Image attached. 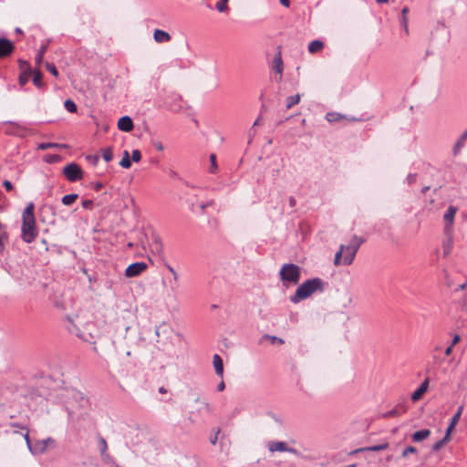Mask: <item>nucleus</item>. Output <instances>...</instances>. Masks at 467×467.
I'll return each instance as SVG.
<instances>
[{
	"label": "nucleus",
	"mask_w": 467,
	"mask_h": 467,
	"mask_svg": "<svg viewBox=\"0 0 467 467\" xmlns=\"http://www.w3.org/2000/svg\"><path fill=\"white\" fill-rule=\"evenodd\" d=\"M102 157L105 161H110L113 159V153L110 148L104 149L102 150Z\"/></svg>",
	"instance_id": "nucleus-39"
},
{
	"label": "nucleus",
	"mask_w": 467,
	"mask_h": 467,
	"mask_svg": "<svg viewBox=\"0 0 467 467\" xmlns=\"http://www.w3.org/2000/svg\"><path fill=\"white\" fill-rule=\"evenodd\" d=\"M195 401L196 402H200L207 411H210V405H209V403H207V402H205L203 400H201V399L199 397H197L195 399Z\"/></svg>",
	"instance_id": "nucleus-50"
},
{
	"label": "nucleus",
	"mask_w": 467,
	"mask_h": 467,
	"mask_svg": "<svg viewBox=\"0 0 467 467\" xmlns=\"http://www.w3.org/2000/svg\"><path fill=\"white\" fill-rule=\"evenodd\" d=\"M78 198V195L77 193H71V194L65 195L62 198L61 202L64 205L69 206L72 203H74Z\"/></svg>",
	"instance_id": "nucleus-27"
},
{
	"label": "nucleus",
	"mask_w": 467,
	"mask_h": 467,
	"mask_svg": "<svg viewBox=\"0 0 467 467\" xmlns=\"http://www.w3.org/2000/svg\"><path fill=\"white\" fill-rule=\"evenodd\" d=\"M154 146H155V148H156L158 150H160V151H162V150H163V149H164V148H163L162 143H161V142H160V141L155 142V143H154Z\"/></svg>",
	"instance_id": "nucleus-57"
},
{
	"label": "nucleus",
	"mask_w": 467,
	"mask_h": 467,
	"mask_svg": "<svg viewBox=\"0 0 467 467\" xmlns=\"http://www.w3.org/2000/svg\"><path fill=\"white\" fill-rule=\"evenodd\" d=\"M467 142V130L462 132L452 147V154L457 156L461 150L465 147Z\"/></svg>",
	"instance_id": "nucleus-12"
},
{
	"label": "nucleus",
	"mask_w": 467,
	"mask_h": 467,
	"mask_svg": "<svg viewBox=\"0 0 467 467\" xmlns=\"http://www.w3.org/2000/svg\"><path fill=\"white\" fill-rule=\"evenodd\" d=\"M19 68L21 69L22 72L24 71H32L31 70V67L29 65L28 62L25 61V60H22V59H19Z\"/></svg>",
	"instance_id": "nucleus-42"
},
{
	"label": "nucleus",
	"mask_w": 467,
	"mask_h": 467,
	"mask_svg": "<svg viewBox=\"0 0 467 467\" xmlns=\"http://www.w3.org/2000/svg\"><path fill=\"white\" fill-rule=\"evenodd\" d=\"M444 233H445L446 238L443 240V243H442V251H443V256L447 257L451 254V252L452 250V246H453L452 231H451V225H448V224L445 225Z\"/></svg>",
	"instance_id": "nucleus-9"
},
{
	"label": "nucleus",
	"mask_w": 467,
	"mask_h": 467,
	"mask_svg": "<svg viewBox=\"0 0 467 467\" xmlns=\"http://www.w3.org/2000/svg\"><path fill=\"white\" fill-rule=\"evenodd\" d=\"M265 339H268V340H270V342H271L272 344H275V343H277V344L282 345V344H284V343H285V341H284V339H283V338L278 337H275V336H271V335H268V334H265V335L261 337L260 342H263Z\"/></svg>",
	"instance_id": "nucleus-30"
},
{
	"label": "nucleus",
	"mask_w": 467,
	"mask_h": 467,
	"mask_svg": "<svg viewBox=\"0 0 467 467\" xmlns=\"http://www.w3.org/2000/svg\"><path fill=\"white\" fill-rule=\"evenodd\" d=\"M148 268L144 262H136L130 265L125 270V275L129 278L136 277L143 273Z\"/></svg>",
	"instance_id": "nucleus-8"
},
{
	"label": "nucleus",
	"mask_w": 467,
	"mask_h": 467,
	"mask_svg": "<svg viewBox=\"0 0 467 467\" xmlns=\"http://www.w3.org/2000/svg\"><path fill=\"white\" fill-rule=\"evenodd\" d=\"M153 37L154 40L158 43H165L171 40V36L169 35V33L161 29H156L154 31Z\"/></svg>",
	"instance_id": "nucleus-18"
},
{
	"label": "nucleus",
	"mask_w": 467,
	"mask_h": 467,
	"mask_svg": "<svg viewBox=\"0 0 467 467\" xmlns=\"http://www.w3.org/2000/svg\"><path fill=\"white\" fill-rule=\"evenodd\" d=\"M15 49L14 44L6 39L0 38V57H6L13 53Z\"/></svg>",
	"instance_id": "nucleus-11"
},
{
	"label": "nucleus",
	"mask_w": 467,
	"mask_h": 467,
	"mask_svg": "<svg viewBox=\"0 0 467 467\" xmlns=\"http://www.w3.org/2000/svg\"><path fill=\"white\" fill-rule=\"evenodd\" d=\"M300 99H301V97L299 94L288 97L286 99V105H285L286 109H289L292 107H294L295 105L298 104L300 101Z\"/></svg>",
	"instance_id": "nucleus-29"
},
{
	"label": "nucleus",
	"mask_w": 467,
	"mask_h": 467,
	"mask_svg": "<svg viewBox=\"0 0 467 467\" xmlns=\"http://www.w3.org/2000/svg\"><path fill=\"white\" fill-rule=\"evenodd\" d=\"M280 4L285 7L290 6V0H280Z\"/></svg>",
	"instance_id": "nucleus-64"
},
{
	"label": "nucleus",
	"mask_w": 467,
	"mask_h": 467,
	"mask_svg": "<svg viewBox=\"0 0 467 467\" xmlns=\"http://www.w3.org/2000/svg\"><path fill=\"white\" fill-rule=\"evenodd\" d=\"M450 435L451 434H448V431H446L445 436L441 440L438 441L433 444L432 450L434 451H440L442 448V446L450 440Z\"/></svg>",
	"instance_id": "nucleus-28"
},
{
	"label": "nucleus",
	"mask_w": 467,
	"mask_h": 467,
	"mask_svg": "<svg viewBox=\"0 0 467 467\" xmlns=\"http://www.w3.org/2000/svg\"><path fill=\"white\" fill-rule=\"evenodd\" d=\"M406 412V407L399 406L382 414L385 419L397 417Z\"/></svg>",
	"instance_id": "nucleus-20"
},
{
	"label": "nucleus",
	"mask_w": 467,
	"mask_h": 467,
	"mask_svg": "<svg viewBox=\"0 0 467 467\" xmlns=\"http://www.w3.org/2000/svg\"><path fill=\"white\" fill-rule=\"evenodd\" d=\"M32 75V71H24L21 73L19 77V83L21 86H24L29 80L30 76Z\"/></svg>",
	"instance_id": "nucleus-38"
},
{
	"label": "nucleus",
	"mask_w": 467,
	"mask_h": 467,
	"mask_svg": "<svg viewBox=\"0 0 467 467\" xmlns=\"http://www.w3.org/2000/svg\"><path fill=\"white\" fill-rule=\"evenodd\" d=\"M47 44L42 45L40 47V48L38 49L37 54L36 55V63L37 65L41 64V62L43 60V57H44V55L47 52Z\"/></svg>",
	"instance_id": "nucleus-31"
},
{
	"label": "nucleus",
	"mask_w": 467,
	"mask_h": 467,
	"mask_svg": "<svg viewBox=\"0 0 467 467\" xmlns=\"http://www.w3.org/2000/svg\"><path fill=\"white\" fill-rule=\"evenodd\" d=\"M225 389V384L223 381H221L218 386H217V389L218 391H223V389Z\"/></svg>",
	"instance_id": "nucleus-63"
},
{
	"label": "nucleus",
	"mask_w": 467,
	"mask_h": 467,
	"mask_svg": "<svg viewBox=\"0 0 467 467\" xmlns=\"http://www.w3.org/2000/svg\"><path fill=\"white\" fill-rule=\"evenodd\" d=\"M5 235V233H0V253L4 250V243H3V237Z\"/></svg>",
	"instance_id": "nucleus-62"
},
{
	"label": "nucleus",
	"mask_w": 467,
	"mask_h": 467,
	"mask_svg": "<svg viewBox=\"0 0 467 467\" xmlns=\"http://www.w3.org/2000/svg\"><path fill=\"white\" fill-rule=\"evenodd\" d=\"M273 67L275 71L278 74H282L283 72V60L281 57V55L278 54L276 57H275L273 60Z\"/></svg>",
	"instance_id": "nucleus-26"
},
{
	"label": "nucleus",
	"mask_w": 467,
	"mask_h": 467,
	"mask_svg": "<svg viewBox=\"0 0 467 467\" xmlns=\"http://www.w3.org/2000/svg\"><path fill=\"white\" fill-rule=\"evenodd\" d=\"M60 160V156L59 155H50L47 159V161L49 162H53V161H57Z\"/></svg>",
	"instance_id": "nucleus-54"
},
{
	"label": "nucleus",
	"mask_w": 467,
	"mask_h": 467,
	"mask_svg": "<svg viewBox=\"0 0 467 467\" xmlns=\"http://www.w3.org/2000/svg\"><path fill=\"white\" fill-rule=\"evenodd\" d=\"M46 68L47 71H49L53 76L55 77H57L58 76V71L56 67V66L52 63H48L47 62L46 63Z\"/></svg>",
	"instance_id": "nucleus-41"
},
{
	"label": "nucleus",
	"mask_w": 467,
	"mask_h": 467,
	"mask_svg": "<svg viewBox=\"0 0 467 467\" xmlns=\"http://www.w3.org/2000/svg\"><path fill=\"white\" fill-rule=\"evenodd\" d=\"M98 448L99 450L100 454L108 452V443L103 437H99L98 440Z\"/></svg>",
	"instance_id": "nucleus-34"
},
{
	"label": "nucleus",
	"mask_w": 467,
	"mask_h": 467,
	"mask_svg": "<svg viewBox=\"0 0 467 467\" xmlns=\"http://www.w3.org/2000/svg\"><path fill=\"white\" fill-rule=\"evenodd\" d=\"M417 452V449L413 446H408L406 447L402 453H401V456L402 457H407L410 453H416Z\"/></svg>",
	"instance_id": "nucleus-44"
},
{
	"label": "nucleus",
	"mask_w": 467,
	"mask_h": 467,
	"mask_svg": "<svg viewBox=\"0 0 467 467\" xmlns=\"http://www.w3.org/2000/svg\"><path fill=\"white\" fill-rule=\"evenodd\" d=\"M216 9L219 12H225L228 9L227 1L219 0V2L216 3Z\"/></svg>",
	"instance_id": "nucleus-40"
},
{
	"label": "nucleus",
	"mask_w": 467,
	"mask_h": 467,
	"mask_svg": "<svg viewBox=\"0 0 467 467\" xmlns=\"http://www.w3.org/2000/svg\"><path fill=\"white\" fill-rule=\"evenodd\" d=\"M81 204L87 210H92L93 208V202L91 200H83Z\"/></svg>",
	"instance_id": "nucleus-49"
},
{
	"label": "nucleus",
	"mask_w": 467,
	"mask_h": 467,
	"mask_svg": "<svg viewBox=\"0 0 467 467\" xmlns=\"http://www.w3.org/2000/svg\"><path fill=\"white\" fill-rule=\"evenodd\" d=\"M167 269L169 270V272L171 273V275H172V277L174 279L175 282L178 281L179 279V275H178V273L175 271V269L170 265H166Z\"/></svg>",
	"instance_id": "nucleus-48"
},
{
	"label": "nucleus",
	"mask_w": 467,
	"mask_h": 467,
	"mask_svg": "<svg viewBox=\"0 0 467 467\" xmlns=\"http://www.w3.org/2000/svg\"><path fill=\"white\" fill-rule=\"evenodd\" d=\"M59 400L64 404L68 417L73 418L76 409H84L88 400L84 394L73 388H65L58 394Z\"/></svg>",
	"instance_id": "nucleus-1"
},
{
	"label": "nucleus",
	"mask_w": 467,
	"mask_h": 467,
	"mask_svg": "<svg viewBox=\"0 0 467 467\" xmlns=\"http://www.w3.org/2000/svg\"><path fill=\"white\" fill-rule=\"evenodd\" d=\"M416 181V174H409L407 177V182L409 184H412Z\"/></svg>",
	"instance_id": "nucleus-53"
},
{
	"label": "nucleus",
	"mask_w": 467,
	"mask_h": 467,
	"mask_svg": "<svg viewBox=\"0 0 467 467\" xmlns=\"http://www.w3.org/2000/svg\"><path fill=\"white\" fill-rule=\"evenodd\" d=\"M279 275L284 285H297L301 276V268L295 264H285L279 271Z\"/></svg>",
	"instance_id": "nucleus-5"
},
{
	"label": "nucleus",
	"mask_w": 467,
	"mask_h": 467,
	"mask_svg": "<svg viewBox=\"0 0 467 467\" xmlns=\"http://www.w3.org/2000/svg\"><path fill=\"white\" fill-rule=\"evenodd\" d=\"M53 442H54V440L52 438H47L46 440L41 441L40 448H39L38 451L43 452L46 450L47 444L53 443Z\"/></svg>",
	"instance_id": "nucleus-43"
},
{
	"label": "nucleus",
	"mask_w": 467,
	"mask_h": 467,
	"mask_svg": "<svg viewBox=\"0 0 467 467\" xmlns=\"http://www.w3.org/2000/svg\"><path fill=\"white\" fill-rule=\"evenodd\" d=\"M64 106L66 109L70 113L77 112V105L76 103L71 99H67L64 103Z\"/></svg>",
	"instance_id": "nucleus-35"
},
{
	"label": "nucleus",
	"mask_w": 467,
	"mask_h": 467,
	"mask_svg": "<svg viewBox=\"0 0 467 467\" xmlns=\"http://www.w3.org/2000/svg\"><path fill=\"white\" fill-rule=\"evenodd\" d=\"M456 212H457V208L454 206H450L447 209V211L445 212V213L443 215V219L446 223L445 225H447V224L451 225V227L452 228V223H453Z\"/></svg>",
	"instance_id": "nucleus-17"
},
{
	"label": "nucleus",
	"mask_w": 467,
	"mask_h": 467,
	"mask_svg": "<svg viewBox=\"0 0 467 467\" xmlns=\"http://www.w3.org/2000/svg\"><path fill=\"white\" fill-rule=\"evenodd\" d=\"M86 160L92 165H97L99 161V157L98 155H87L86 157Z\"/></svg>",
	"instance_id": "nucleus-45"
},
{
	"label": "nucleus",
	"mask_w": 467,
	"mask_h": 467,
	"mask_svg": "<svg viewBox=\"0 0 467 467\" xmlns=\"http://www.w3.org/2000/svg\"><path fill=\"white\" fill-rule=\"evenodd\" d=\"M6 123L9 125V129L5 130V133L18 137H25L26 135L27 129L26 127L13 121H7Z\"/></svg>",
	"instance_id": "nucleus-10"
},
{
	"label": "nucleus",
	"mask_w": 467,
	"mask_h": 467,
	"mask_svg": "<svg viewBox=\"0 0 467 467\" xmlns=\"http://www.w3.org/2000/svg\"><path fill=\"white\" fill-rule=\"evenodd\" d=\"M268 450L271 452H275V451L283 452V451H286V452L293 453V454H295L296 456H300L301 455L300 452L296 449L289 447L287 445V443L285 442V441H269V443H268Z\"/></svg>",
	"instance_id": "nucleus-7"
},
{
	"label": "nucleus",
	"mask_w": 467,
	"mask_h": 467,
	"mask_svg": "<svg viewBox=\"0 0 467 467\" xmlns=\"http://www.w3.org/2000/svg\"><path fill=\"white\" fill-rule=\"evenodd\" d=\"M213 364L217 376L223 377V363L222 358L218 354H214L213 357Z\"/></svg>",
	"instance_id": "nucleus-15"
},
{
	"label": "nucleus",
	"mask_w": 467,
	"mask_h": 467,
	"mask_svg": "<svg viewBox=\"0 0 467 467\" xmlns=\"http://www.w3.org/2000/svg\"><path fill=\"white\" fill-rule=\"evenodd\" d=\"M460 340H461L460 336L459 335H455L453 337V339H452V342H451V345L454 347Z\"/></svg>",
	"instance_id": "nucleus-59"
},
{
	"label": "nucleus",
	"mask_w": 467,
	"mask_h": 467,
	"mask_svg": "<svg viewBox=\"0 0 467 467\" xmlns=\"http://www.w3.org/2000/svg\"><path fill=\"white\" fill-rule=\"evenodd\" d=\"M365 242L362 237L353 235L348 244H341L339 250L336 253L334 264L336 265H349L352 264L358 250Z\"/></svg>",
	"instance_id": "nucleus-3"
},
{
	"label": "nucleus",
	"mask_w": 467,
	"mask_h": 467,
	"mask_svg": "<svg viewBox=\"0 0 467 467\" xmlns=\"http://www.w3.org/2000/svg\"><path fill=\"white\" fill-rule=\"evenodd\" d=\"M119 165L125 169L130 168L131 161H130V154L127 150L124 151V155H123V158L121 159V161H119Z\"/></svg>",
	"instance_id": "nucleus-33"
},
{
	"label": "nucleus",
	"mask_w": 467,
	"mask_h": 467,
	"mask_svg": "<svg viewBox=\"0 0 467 467\" xmlns=\"http://www.w3.org/2000/svg\"><path fill=\"white\" fill-rule=\"evenodd\" d=\"M169 175L171 179H180L179 174L175 171H171Z\"/></svg>",
	"instance_id": "nucleus-58"
},
{
	"label": "nucleus",
	"mask_w": 467,
	"mask_h": 467,
	"mask_svg": "<svg viewBox=\"0 0 467 467\" xmlns=\"http://www.w3.org/2000/svg\"><path fill=\"white\" fill-rule=\"evenodd\" d=\"M219 433H220V430L218 429L217 431L215 432L214 436L211 437L210 441H211L212 444H213V445L216 444Z\"/></svg>",
	"instance_id": "nucleus-52"
},
{
	"label": "nucleus",
	"mask_w": 467,
	"mask_h": 467,
	"mask_svg": "<svg viewBox=\"0 0 467 467\" xmlns=\"http://www.w3.org/2000/svg\"><path fill=\"white\" fill-rule=\"evenodd\" d=\"M68 146L67 144H59V143H54V142H43L38 144L37 149L40 150H46L51 148H57V149H66Z\"/></svg>",
	"instance_id": "nucleus-21"
},
{
	"label": "nucleus",
	"mask_w": 467,
	"mask_h": 467,
	"mask_svg": "<svg viewBox=\"0 0 467 467\" xmlns=\"http://www.w3.org/2000/svg\"><path fill=\"white\" fill-rule=\"evenodd\" d=\"M63 174L71 182H78L84 177L83 170L75 162H71L65 166L63 169Z\"/></svg>",
	"instance_id": "nucleus-6"
},
{
	"label": "nucleus",
	"mask_w": 467,
	"mask_h": 467,
	"mask_svg": "<svg viewBox=\"0 0 467 467\" xmlns=\"http://www.w3.org/2000/svg\"><path fill=\"white\" fill-rule=\"evenodd\" d=\"M462 411H463V405H461L457 411L455 412V414L453 415V417L451 418V422L447 428V431H448V434H451V431H453L454 427L456 426V424L458 423L462 414Z\"/></svg>",
	"instance_id": "nucleus-16"
},
{
	"label": "nucleus",
	"mask_w": 467,
	"mask_h": 467,
	"mask_svg": "<svg viewBox=\"0 0 467 467\" xmlns=\"http://www.w3.org/2000/svg\"><path fill=\"white\" fill-rule=\"evenodd\" d=\"M388 446H389L388 443H382V444H379V445L370 446L366 449L355 450V451H352L349 454H355V453L364 451V450H368V451H383V450L387 449Z\"/></svg>",
	"instance_id": "nucleus-25"
},
{
	"label": "nucleus",
	"mask_w": 467,
	"mask_h": 467,
	"mask_svg": "<svg viewBox=\"0 0 467 467\" xmlns=\"http://www.w3.org/2000/svg\"><path fill=\"white\" fill-rule=\"evenodd\" d=\"M289 205L294 208L296 205V200L294 196L289 197Z\"/></svg>",
	"instance_id": "nucleus-55"
},
{
	"label": "nucleus",
	"mask_w": 467,
	"mask_h": 467,
	"mask_svg": "<svg viewBox=\"0 0 467 467\" xmlns=\"http://www.w3.org/2000/svg\"><path fill=\"white\" fill-rule=\"evenodd\" d=\"M248 135H249V143H250V142H251L252 138L255 136V130H254V128H253V127H252V128H251V130H249Z\"/></svg>",
	"instance_id": "nucleus-61"
},
{
	"label": "nucleus",
	"mask_w": 467,
	"mask_h": 467,
	"mask_svg": "<svg viewBox=\"0 0 467 467\" xmlns=\"http://www.w3.org/2000/svg\"><path fill=\"white\" fill-rule=\"evenodd\" d=\"M3 186L5 188L6 191L10 192L13 190V184L9 181H4Z\"/></svg>",
	"instance_id": "nucleus-51"
},
{
	"label": "nucleus",
	"mask_w": 467,
	"mask_h": 467,
	"mask_svg": "<svg viewBox=\"0 0 467 467\" xmlns=\"http://www.w3.org/2000/svg\"><path fill=\"white\" fill-rule=\"evenodd\" d=\"M326 283L319 277H314L302 283L296 290L295 294L290 296V301L297 304L317 292H324Z\"/></svg>",
	"instance_id": "nucleus-2"
},
{
	"label": "nucleus",
	"mask_w": 467,
	"mask_h": 467,
	"mask_svg": "<svg viewBox=\"0 0 467 467\" xmlns=\"http://www.w3.org/2000/svg\"><path fill=\"white\" fill-rule=\"evenodd\" d=\"M325 118L330 123L337 122L347 119L345 115L340 114L338 112H327Z\"/></svg>",
	"instance_id": "nucleus-22"
},
{
	"label": "nucleus",
	"mask_w": 467,
	"mask_h": 467,
	"mask_svg": "<svg viewBox=\"0 0 467 467\" xmlns=\"http://www.w3.org/2000/svg\"><path fill=\"white\" fill-rule=\"evenodd\" d=\"M431 435V431L428 429L420 430L414 432L411 436L412 441L420 442L427 439Z\"/></svg>",
	"instance_id": "nucleus-19"
},
{
	"label": "nucleus",
	"mask_w": 467,
	"mask_h": 467,
	"mask_svg": "<svg viewBox=\"0 0 467 467\" xmlns=\"http://www.w3.org/2000/svg\"><path fill=\"white\" fill-rule=\"evenodd\" d=\"M324 47V43L320 40H313L308 45V51L312 54L320 51Z\"/></svg>",
	"instance_id": "nucleus-24"
},
{
	"label": "nucleus",
	"mask_w": 467,
	"mask_h": 467,
	"mask_svg": "<svg viewBox=\"0 0 467 467\" xmlns=\"http://www.w3.org/2000/svg\"><path fill=\"white\" fill-rule=\"evenodd\" d=\"M102 462L107 465H115L114 459L109 455V452H105L103 454H100Z\"/></svg>",
	"instance_id": "nucleus-36"
},
{
	"label": "nucleus",
	"mask_w": 467,
	"mask_h": 467,
	"mask_svg": "<svg viewBox=\"0 0 467 467\" xmlns=\"http://www.w3.org/2000/svg\"><path fill=\"white\" fill-rule=\"evenodd\" d=\"M410 9L407 6H404L401 10V17H400V24L401 26L404 28L405 33L409 34V26H408V18L407 14L409 13Z\"/></svg>",
	"instance_id": "nucleus-23"
},
{
	"label": "nucleus",
	"mask_w": 467,
	"mask_h": 467,
	"mask_svg": "<svg viewBox=\"0 0 467 467\" xmlns=\"http://www.w3.org/2000/svg\"><path fill=\"white\" fill-rule=\"evenodd\" d=\"M32 75H33V83L37 87V88H41L43 86V81H42V74L40 71L38 70H35V71H32Z\"/></svg>",
	"instance_id": "nucleus-32"
},
{
	"label": "nucleus",
	"mask_w": 467,
	"mask_h": 467,
	"mask_svg": "<svg viewBox=\"0 0 467 467\" xmlns=\"http://www.w3.org/2000/svg\"><path fill=\"white\" fill-rule=\"evenodd\" d=\"M22 218L23 223L21 228V237L24 242L30 244L35 240V238L37 235L33 202L27 204V206L23 212Z\"/></svg>",
	"instance_id": "nucleus-4"
},
{
	"label": "nucleus",
	"mask_w": 467,
	"mask_h": 467,
	"mask_svg": "<svg viewBox=\"0 0 467 467\" xmlns=\"http://www.w3.org/2000/svg\"><path fill=\"white\" fill-rule=\"evenodd\" d=\"M131 159L134 162H138L141 159V152L139 150H133L131 153Z\"/></svg>",
	"instance_id": "nucleus-46"
},
{
	"label": "nucleus",
	"mask_w": 467,
	"mask_h": 467,
	"mask_svg": "<svg viewBox=\"0 0 467 467\" xmlns=\"http://www.w3.org/2000/svg\"><path fill=\"white\" fill-rule=\"evenodd\" d=\"M25 440H26V444H27L28 449L33 452V449H32L31 444H30V440H29V435H28V433H26V434H25Z\"/></svg>",
	"instance_id": "nucleus-56"
},
{
	"label": "nucleus",
	"mask_w": 467,
	"mask_h": 467,
	"mask_svg": "<svg viewBox=\"0 0 467 467\" xmlns=\"http://www.w3.org/2000/svg\"><path fill=\"white\" fill-rule=\"evenodd\" d=\"M210 161H211V166H210V169H209V171L211 173H215L216 171H217V163H216V155L214 153H212L210 155Z\"/></svg>",
	"instance_id": "nucleus-37"
},
{
	"label": "nucleus",
	"mask_w": 467,
	"mask_h": 467,
	"mask_svg": "<svg viewBox=\"0 0 467 467\" xmlns=\"http://www.w3.org/2000/svg\"><path fill=\"white\" fill-rule=\"evenodd\" d=\"M118 128L125 132H130L133 130L134 125L130 117L123 116L118 121Z\"/></svg>",
	"instance_id": "nucleus-13"
},
{
	"label": "nucleus",
	"mask_w": 467,
	"mask_h": 467,
	"mask_svg": "<svg viewBox=\"0 0 467 467\" xmlns=\"http://www.w3.org/2000/svg\"><path fill=\"white\" fill-rule=\"evenodd\" d=\"M429 379L426 378L422 383L420 385V387L412 393L411 395V400L412 401H418L419 400H420V398L422 397V395L427 391L428 389V387H429Z\"/></svg>",
	"instance_id": "nucleus-14"
},
{
	"label": "nucleus",
	"mask_w": 467,
	"mask_h": 467,
	"mask_svg": "<svg viewBox=\"0 0 467 467\" xmlns=\"http://www.w3.org/2000/svg\"><path fill=\"white\" fill-rule=\"evenodd\" d=\"M78 337L80 338H82V340L85 341V342L95 344V341H92L93 336L91 334H88V335L80 334V335H78Z\"/></svg>",
	"instance_id": "nucleus-47"
},
{
	"label": "nucleus",
	"mask_w": 467,
	"mask_h": 467,
	"mask_svg": "<svg viewBox=\"0 0 467 467\" xmlns=\"http://www.w3.org/2000/svg\"><path fill=\"white\" fill-rule=\"evenodd\" d=\"M453 346L450 345L444 351L446 356H450L452 353Z\"/></svg>",
	"instance_id": "nucleus-60"
}]
</instances>
